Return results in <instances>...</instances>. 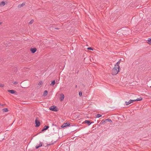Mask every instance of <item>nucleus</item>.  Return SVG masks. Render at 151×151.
Masks as SVG:
<instances>
[{
    "label": "nucleus",
    "mask_w": 151,
    "mask_h": 151,
    "mask_svg": "<svg viewBox=\"0 0 151 151\" xmlns=\"http://www.w3.org/2000/svg\"><path fill=\"white\" fill-rule=\"evenodd\" d=\"M120 69L119 66L118 65H115L114 67L112 69V75H116L119 72Z\"/></svg>",
    "instance_id": "1"
},
{
    "label": "nucleus",
    "mask_w": 151,
    "mask_h": 151,
    "mask_svg": "<svg viewBox=\"0 0 151 151\" xmlns=\"http://www.w3.org/2000/svg\"><path fill=\"white\" fill-rule=\"evenodd\" d=\"M49 109L52 111H58V109L57 107L54 105H53L50 107L49 108Z\"/></svg>",
    "instance_id": "2"
},
{
    "label": "nucleus",
    "mask_w": 151,
    "mask_h": 151,
    "mask_svg": "<svg viewBox=\"0 0 151 151\" xmlns=\"http://www.w3.org/2000/svg\"><path fill=\"white\" fill-rule=\"evenodd\" d=\"M134 101V100L130 99L128 102L125 101V104L126 105H128L129 104H130L132 103H133Z\"/></svg>",
    "instance_id": "3"
},
{
    "label": "nucleus",
    "mask_w": 151,
    "mask_h": 151,
    "mask_svg": "<svg viewBox=\"0 0 151 151\" xmlns=\"http://www.w3.org/2000/svg\"><path fill=\"white\" fill-rule=\"evenodd\" d=\"M35 124H36V127H38L40 125V123L38 119H36L35 121Z\"/></svg>",
    "instance_id": "4"
},
{
    "label": "nucleus",
    "mask_w": 151,
    "mask_h": 151,
    "mask_svg": "<svg viewBox=\"0 0 151 151\" xmlns=\"http://www.w3.org/2000/svg\"><path fill=\"white\" fill-rule=\"evenodd\" d=\"M70 125V124L69 123H66L63 124V125L61 126V127L62 128L64 127L67 126H68Z\"/></svg>",
    "instance_id": "5"
},
{
    "label": "nucleus",
    "mask_w": 151,
    "mask_h": 151,
    "mask_svg": "<svg viewBox=\"0 0 151 151\" xmlns=\"http://www.w3.org/2000/svg\"><path fill=\"white\" fill-rule=\"evenodd\" d=\"M60 101H62L63 100L64 98V95L63 93H61L60 94Z\"/></svg>",
    "instance_id": "6"
},
{
    "label": "nucleus",
    "mask_w": 151,
    "mask_h": 151,
    "mask_svg": "<svg viewBox=\"0 0 151 151\" xmlns=\"http://www.w3.org/2000/svg\"><path fill=\"white\" fill-rule=\"evenodd\" d=\"M30 51L32 53H35L37 51V49L35 48H31Z\"/></svg>",
    "instance_id": "7"
},
{
    "label": "nucleus",
    "mask_w": 151,
    "mask_h": 151,
    "mask_svg": "<svg viewBox=\"0 0 151 151\" xmlns=\"http://www.w3.org/2000/svg\"><path fill=\"white\" fill-rule=\"evenodd\" d=\"M8 92H9L10 93L12 94H14L15 93V91L12 90H8Z\"/></svg>",
    "instance_id": "8"
},
{
    "label": "nucleus",
    "mask_w": 151,
    "mask_h": 151,
    "mask_svg": "<svg viewBox=\"0 0 151 151\" xmlns=\"http://www.w3.org/2000/svg\"><path fill=\"white\" fill-rule=\"evenodd\" d=\"M112 122V121L111 120L107 119H106L105 121H102L101 123L103 124H104V122Z\"/></svg>",
    "instance_id": "9"
},
{
    "label": "nucleus",
    "mask_w": 151,
    "mask_h": 151,
    "mask_svg": "<svg viewBox=\"0 0 151 151\" xmlns=\"http://www.w3.org/2000/svg\"><path fill=\"white\" fill-rule=\"evenodd\" d=\"M142 99V98L141 97H140L139 98H138L134 100V101H141Z\"/></svg>",
    "instance_id": "10"
},
{
    "label": "nucleus",
    "mask_w": 151,
    "mask_h": 151,
    "mask_svg": "<svg viewBox=\"0 0 151 151\" xmlns=\"http://www.w3.org/2000/svg\"><path fill=\"white\" fill-rule=\"evenodd\" d=\"M25 4L24 3H22V4H19L18 5V7L19 8H21L23 7V6H24L25 5Z\"/></svg>",
    "instance_id": "11"
},
{
    "label": "nucleus",
    "mask_w": 151,
    "mask_h": 151,
    "mask_svg": "<svg viewBox=\"0 0 151 151\" xmlns=\"http://www.w3.org/2000/svg\"><path fill=\"white\" fill-rule=\"evenodd\" d=\"M3 112H7L8 111V109L7 108H5L2 109Z\"/></svg>",
    "instance_id": "12"
},
{
    "label": "nucleus",
    "mask_w": 151,
    "mask_h": 151,
    "mask_svg": "<svg viewBox=\"0 0 151 151\" xmlns=\"http://www.w3.org/2000/svg\"><path fill=\"white\" fill-rule=\"evenodd\" d=\"M48 92L47 91L45 90L43 93V96H45L47 95Z\"/></svg>",
    "instance_id": "13"
},
{
    "label": "nucleus",
    "mask_w": 151,
    "mask_h": 151,
    "mask_svg": "<svg viewBox=\"0 0 151 151\" xmlns=\"http://www.w3.org/2000/svg\"><path fill=\"white\" fill-rule=\"evenodd\" d=\"M42 146V143L40 142V144H39V145L37 146H36V149H38L39 147Z\"/></svg>",
    "instance_id": "14"
},
{
    "label": "nucleus",
    "mask_w": 151,
    "mask_h": 151,
    "mask_svg": "<svg viewBox=\"0 0 151 151\" xmlns=\"http://www.w3.org/2000/svg\"><path fill=\"white\" fill-rule=\"evenodd\" d=\"M148 43L149 44H151V38H148L147 40Z\"/></svg>",
    "instance_id": "15"
},
{
    "label": "nucleus",
    "mask_w": 151,
    "mask_h": 151,
    "mask_svg": "<svg viewBox=\"0 0 151 151\" xmlns=\"http://www.w3.org/2000/svg\"><path fill=\"white\" fill-rule=\"evenodd\" d=\"M49 128L48 126H45L44 127L43 129L42 130V131L44 130H47L48 128Z\"/></svg>",
    "instance_id": "16"
},
{
    "label": "nucleus",
    "mask_w": 151,
    "mask_h": 151,
    "mask_svg": "<svg viewBox=\"0 0 151 151\" xmlns=\"http://www.w3.org/2000/svg\"><path fill=\"white\" fill-rule=\"evenodd\" d=\"M5 4V3L4 2L2 1L0 3V5H2L3 6H4Z\"/></svg>",
    "instance_id": "17"
},
{
    "label": "nucleus",
    "mask_w": 151,
    "mask_h": 151,
    "mask_svg": "<svg viewBox=\"0 0 151 151\" xmlns=\"http://www.w3.org/2000/svg\"><path fill=\"white\" fill-rule=\"evenodd\" d=\"M85 122L86 123L88 124L89 125H90V124L91 123L90 122V121L88 120H86L85 121Z\"/></svg>",
    "instance_id": "18"
},
{
    "label": "nucleus",
    "mask_w": 151,
    "mask_h": 151,
    "mask_svg": "<svg viewBox=\"0 0 151 151\" xmlns=\"http://www.w3.org/2000/svg\"><path fill=\"white\" fill-rule=\"evenodd\" d=\"M96 117L99 118L101 116V115L100 114H97L96 115Z\"/></svg>",
    "instance_id": "19"
},
{
    "label": "nucleus",
    "mask_w": 151,
    "mask_h": 151,
    "mask_svg": "<svg viewBox=\"0 0 151 151\" xmlns=\"http://www.w3.org/2000/svg\"><path fill=\"white\" fill-rule=\"evenodd\" d=\"M42 84L43 82L42 81H40L38 83V85L40 86L42 85Z\"/></svg>",
    "instance_id": "20"
},
{
    "label": "nucleus",
    "mask_w": 151,
    "mask_h": 151,
    "mask_svg": "<svg viewBox=\"0 0 151 151\" xmlns=\"http://www.w3.org/2000/svg\"><path fill=\"white\" fill-rule=\"evenodd\" d=\"M55 80H54L52 82L51 84L53 86H54L55 84Z\"/></svg>",
    "instance_id": "21"
},
{
    "label": "nucleus",
    "mask_w": 151,
    "mask_h": 151,
    "mask_svg": "<svg viewBox=\"0 0 151 151\" xmlns=\"http://www.w3.org/2000/svg\"><path fill=\"white\" fill-rule=\"evenodd\" d=\"M33 22H34V20L33 19H32V20H31V21L30 22H29V24H31L32 23H33Z\"/></svg>",
    "instance_id": "22"
},
{
    "label": "nucleus",
    "mask_w": 151,
    "mask_h": 151,
    "mask_svg": "<svg viewBox=\"0 0 151 151\" xmlns=\"http://www.w3.org/2000/svg\"><path fill=\"white\" fill-rule=\"evenodd\" d=\"M82 93L81 92V91L79 92V95L80 96H82Z\"/></svg>",
    "instance_id": "23"
},
{
    "label": "nucleus",
    "mask_w": 151,
    "mask_h": 151,
    "mask_svg": "<svg viewBox=\"0 0 151 151\" xmlns=\"http://www.w3.org/2000/svg\"><path fill=\"white\" fill-rule=\"evenodd\" d=\"M120 63V62L118 61V62L115 65H118V66H119V64Z\"/></svg>",
    "instance_id": "24"
},
{
    "label": "nucleus",
    "mask_w": 151,
    "mask_h": 151,
    "mask_svg": "<svg viewBox=\"0 0 151 151\" xmlns=\"http://www.w3.org/2000/svg\"><path fill=\"white\" fill-rule=\"evenodd\" d=\"M87 49L88 50H93V48H91V47H88V48H87Z\"/></svg>",
    "instance_id": "25"
},
{
    "label": "nucleus",
    "mask_w": 151,
    "mask_h": 151,
    "mask_svg": "<svg viewBox=\"0 0 151 151\" xmlns=\"http://www.w3.org/2000/svg\"><path fill=\"white\" fill-rule=\"evenodd\" d=\"M18 83V82H17V81H15L14 82V84H16V85H17V84Z\"/></svg>",
    "instance_id": "26"
},
{
    "label": "nucleus",
    "mask_w": 151,
    "mask_h": 151,
    "mask_svg": "<svg viewBox=\"0 0 151 151\" xmlns=\"http://www.w3.org/2000/svg\"><path fill=\"white\" fill-rule=\"evenodd\" d=\"M4 86V85L3 84H0V87H3Z\"/></svg>",
    "instance_id": "27"
},
{
    "label": "nucleus",
    "mask_w": 151,
    "mask_h": 151,
    "mask_svg": "<svg viewBox=\"0 0 151 151\" xmlns=\"http://www.w3.org/2000/svg\"><path fill=\"white\" fill-rule=\"evenodd\" d=\"M55 29H58V28L57 27V28H55Z\"/></svg>",
    "instance_id": "28"
},
{
    "label": "nucleus",
    "mask_w": 151,
    "mask_h": 151,
    "mask_svg": "<svg viewBox=\"0 0 151 151\" xmlns=\"http://www.w3.org/2000/svg\"><path fill=\"white\" fill-rule=\"evenodd\" d=\"M0 105H1V106H3V105L4 106V105H3V104H0Z\"/></svg>",
    "instance_id": "29"
},
{
    "label": "nucleus",
    "mask_w": 151,
    "mask_h": 151,
    "mask_svg": "<svg viewBox=\"0 0 151 151\" xmlns=\"http://www.w3.org/2000/svg\"><path fill=\"white\" fill-rule=\"evenodd\" d=\"M56 83H58V81H56Z\"/></svg>",
    "instance_id": "30"
},
{
    "label": "nucleus",
    "mask_w": 151,
    "mask_h": 151,
    "mask_svg": "<svg viewBox=\"0 0 151 151\" xmlns=\"http://www.w3.org/2000/svg\"><path fill=\"white\" fill-rule=\"evenodd\" d=\"M77 87V85H76V87Z\"/></svg>",
    "instance_id": "31"
},
{
    "label": "nucleus",
    "mask_w": 151,
    "mask_h": 151,
    "mask_svg": "<svg viewBox=\"0 0 151 151\" xmlns=\"http://www.w3.org/2000/svg\"><path fill=\"white\" fill-rule=\"evenodd\" d=\"M1 24V22H0V24Z\"/></svg>",
    "instance_id": "32"
}]
</instances>
